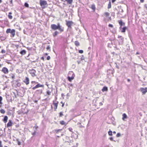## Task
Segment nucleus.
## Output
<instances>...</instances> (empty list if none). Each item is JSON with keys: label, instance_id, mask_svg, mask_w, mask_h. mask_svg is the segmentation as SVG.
Instances as JSON below:
<instances>
[{"label": "nucleus", "instance_id": "obj_53", "mask_svg": "<svg viewBox=\"0 0 147 147\" xmlns=\"http://www.w3.org/2000/svg\"><path fill=\"white\" fill-rule=\"evenodd\" d=\"M100 105L102 106V105L103 104L101 102H100L99 103Z\"/></svg>", "mask_w": 147, "mask_h": 147}, {"label": "nucleus", "instance_id": "obj_63", "mask_svg": "<svg viewBox=\"0 0 147 147\" xmlns=\"http://www.w3.org/2000/svg\"><path fill=\"white\" fill-rule=\"evenodd\" d=\"M1 47L0 46V49L1 48Z\"/></svg>", "mask_w": 147, "mask_h": 147}, {"label": "nucleus", "instance_id": "obj_49", "mask_svg": "<svg viewBox=\"0 0 147 147\" xmlns=\"http://www.w3.org/2000/svg\"><path fill=\"white\" fill-rule=\"evenodd\" d=\"M110 139L111 141H113V138L112 137L110 138Z\"/></svg>", "mask_w": 147, "mask_h": 147}, {"label": "nucleus", "instance_id": "obj_45", "mask_svg": "<svg viewBox=\"0 0 147 147\" xmlns=\"http://www.w3.org/2000/svg\"><path fill=\"white\" fill-rule=\"evenodd\" d=\"M61 103L62 104V106H61L62 107H63L64 106V103H63L62 102H61Z\"/></svg>", "mask_w": 147, "mask_h": 147}, {"label": "nucleus", "instance_id": "obj_39", "mask_svg": "<svg viewBox=\"0 0 147 147\" xmlns=\"http://www.w3.org/2000/svg\"><path fill=\"white\" fill-rule=\"evenodd\" d=\"M1 52L2 53H5V51L3 49L2 50Z\"/></svg>", "mask_w": 147, "mask_h": 147}, {"label": "nucleus", "instance_id": "obj_23", "mask_svg": "<svg viewBox=\"0 0 147 147\" xmlns=\"http://www.w3.org/2000/svg\"><path fill=\"white\" fill-rule=\"evenodd\" d=\"M12 14V13L11 12H9V15H8V17L10 19H12V16H11V14Z\"/></svg>", "mask_w": 147, "mask_h": 147}, {"label": "nucleus", "instance_id": "obj_19", "mask_svg": "<svg viewBox=\"0 0 147 147\" xmlns=\"http://www.w3.org/2000/svg\"><path fill=\"white\" fill-rule=\"evenodd\" d=\"M110 14L108 12H105L104 13V15L106 17H108L109 16Z\"/></svg>", "mask_w": 147, "mask_h": 147}, {"label": "nucleus", "instance_id": "obj_3", "mask_svg": "<svg viewBox=\"0 0 147 147\" xmlns=\"http://www.w3.org/2000/svg\"><path fill=\"white\" fill-rule=\"evenodd\" d=\"M140 90L142 92L143 94H144L147 92V87L145 88H140Z\"/></svg>", "mask_w": 147, "mask_h": 147}, {"label": "nucleus", "instance_id": "obj_62", "mask_svg": "<svg viewBox=\"0 0 147 147\" xmlns=\"http://www.w3.org/2000/svg\"><path fill=\"white\" fill-rule=\"evenodd\" d=\"M42 59H43V60L44 59V58L43 57H42Z\"/></svg>", "mask_w": 147, "mask_h": 147}, {"label": "nucleus", "instance_id": "obj_15", "mask_svg": "<svg viewBox=\"0 0 147 147\" xmlns=\"http://www.w3.org/2000/svg\"><path fill=\"white\" fill-rule=\"evenodd\" d=\"M108 89L107 87L104 86L103 87V88L102 89V91L103 92L105 91H108Z\"/></svg>", "mask_w": 147, "mask_h": 147}, {"label": "nucleus", "instance_id": "obj_2", "mask_svg": "<svg viewBox=\"0 0 147 147\" xmlns=\"http://www.w3.org/2000/svg\"><path fill=\"white\" fill-rule=\"evenodd\" d=\"M29 72L31 74L32 77H34L36 76L35 74L36 71L34 69H30L29 71Z\"/></svg>", "mask_w": 147, "mask_h": 147}, {"label": "nucleus", "instance_id": "obj_57", "mask_svg": "<svg viewBox=\"0 0 147 147\" xmlns=\"http://www.w3.org/2000/svg\"><path fill=\"white\" fill-rule=\"evenodd\" d=\"M55 105H56V109L57 108V104L56 103Z\"/></svg>", "mask_w": 147, "mask_h": 147}, {"label": "nucleus", "instance_id": "obj_60", "mask_svg": "<svg viewBox=\"0 0 147 147\" xmlns=\"http://www.w3.org/2000/svg\"><path fill=\"white\" fill-rule=\"evenodd\" d=\"M53 36H55V32L53 33Z\"/></svg>", "mask_w": 147, "mask_h": 147}, {"label": "nucleus", "instance_id": "obj_55", "mask_svg": "<svg viewBox=\"0 0 147 147\" xmlns=\"http://www.w3.org/2000/svg\"><path fill=\"white\" fill-rule=\"evenodd\" d=\"M122 37V36H118V38H121Z\"/></svg>", "mask_w": 147, "mask_h": 147}, {"label": "nucleus", "instance_id": "obj_11", "mask_svg": "<svg viewBox=\"0 0 147 147\" xmlns=\"http://www.w3.org/2000/svg\"><path fill=\"white\" fill-rule=\"evenodd\" d=\"M11 121V120H9V122L7 124V127H11L12 125V123Z\"/></svg>", "mask_w": 147, "mask_h": 147}, {"label": "nucleus", "instance_id": "obj_24", "mask_svg": "<svg viewBox=\"0 0 147 147\" xmlns=\"http://www.w3.org/2000/svg\"><path fill=\"white\" fill-rule=\"evenodd\" d=\"M36 87L37 88L40 87H43V85H41L40 84H38L36 85Z\"/></svg>", "mask_w": 147, "mask_h": 147}, {"label": "nucleus", "instance_id": "obj_43", "mask_svg": "<svg viewBox=\"0 0 147 147\" xmlns=\"http://www.w3.org/2000/svg\"><path fill=\"white\" fill-rule=\"evenodd\" d=\"M53 105H54V109L55 110V103L54 101H53Z\"/></svg>", "mask_w": 147, "mask_h": 147}, {"label": "nucleus", "instance_id": "obj_21", "mask_svg": "<svg viewBox=\"0 0 147 147\" xmlns=\"http://www.w3.org/2000/svg\"><path fill=\"white\" fill-rule=\"evenodd\" d=\"M26 51L25 50H23L20 52V53L22 55H24L26 53Z\"/></svg>", "mask_w": 147, "mask_h": 147}, {"label": "nucleus", "instance_id": "obj_56", "mask_svg": "<svg viewBox=\"0 0 147 147\" xmlns=\"http://www.w3.org/2000/svg\"><path fill=\"white\" fill-rule=\"evenodd\" d=\"M127 80L128 82H129L130 81V80L129 79H127Z\"/></svg>", "mask_w": 147, "mask_h": 147}, {"label": "nucleus", "instance_id": "obj_7", "mask_svg": "<svg viewBox=\"0 0 147 147\" xmlns=\"http://www.w3.org/2000/svg\"><path fill=\"white\" fill-rule=\"evenodd\" d=\"M2 71L5 74H7L9 72L8 69L6 67H4L3 68Z\"/></svg>", "mask_w": 147, "mask_h": 147}, {"label": "nucleus", "instance_id": "obj_9", "mask_svg": "<svg viewBox=\"0 0 147 147\" xmlns=\"http://www.w3.org/2000/svg\"><path fill=\"white\" fill-rule=\"evenodd\" d=\"M119 29L121 30V32L124 33L125 32L126 30L127 29V28L126 27H124L123 28L122 27H120Z\"/></svg>", "mask_w": 147, "mask_h": 147}, {"label": "nucleus", "instance_id": "obj_12", "mask_svg": "<svg viewBox=\"0 0 147 147\" xmlns=\"http://www.w3.org/2000/svg\"><path fill=\"white\" fill-rule=\"evenodd\" d=\"M119 23L120 25V27H121L123 25H125V23L124 22H123L121 20L119 21Z\"/></svg>", "mask_w": 147, "mask_h": 147}, {"label": "nucleus", "instance_id": "obj_35", "mask_svg": "<svg viewBox=\"0 0 147 147\" xmlns=\"http://www.w3.org/2000/svg\"><path fill=\"white\" fill-rule=\"evenodd\" d=\"M121 136V134L119 133H118L116 135L117 137H118Z\"/></svg>", "mask_w": 147, "mask_h": 147}, {"label": "nucleus", "instance_id": "obj_18", "mask_svg": "<svg viewBox=\"0 0 147 147\" xmlns=\"http://www.w3.org/2000/svg\"><path fill=\"white\" fill-rule=\"evenodd\" d=\"M60 123L61 125H66L67 123L64 121H61L60 122Z\"/></svg>", "mask_w": 147, "mask_h": 147}, {"label": "nucleus", "instance_id": "obj_4", "mask_svg": "<svg viewBox=\"0 0 147 147\" xmlns=\"http://www.w3.org/2000/svg\"><path fill=\"white\" fill-rule=\"evenodd\" d=\"M70 74H72L71 76L70 77L69 76H68V80L70 82H71L72 81V80L74 79V74L72 71H71V73H70Z\"/></svg>", "mask_w": 147, "mask_h": 147}, {"label": "nucleus", "instance_id": "obj_25", "mask_svg": "<svg viewBox=\"0 0 147 147\" xmlns=\"http://www.w3.org/2000/svg\"><path fill=\"white\" fill-rule=\"evenodd\" d=\"M51 28L54 30H55V24H53L51 25Z\"/></svg>", "mask_w": 147, "mask_h": 147}, {"label": "nucleus", "instance_id": "obj_37", "mask_svg": "<svg viewBox=\"0 0 147 147\" xmlns=\"http://www.w3.org/2000/svg\"><path fill=\"white\" fill-rule=\"evenodd\" d=\"M68 129L71 132H72L73 131V129L72 128H71V127H70V128H69Z\"/></svg>", "mask_w": 147, "mask_h": 147}, {"label": "nucleus", "instance_id": "obj_31", "mask_svg": "<svg viewBox=\"0 0 147 147\" xmlns=\"http://www.w3.org/2000/svg\"><path fill=\"white\" fill-rule=\"evenodd\" d=\"M0 39L2 41L4 40L5 39V38L3 36H1L0 37Z\"/></svg>", "mask_w": 147, "mask_h": 147}, {"label": "nucleus", "instance_id": "obj_29", "mask_svg": "<svg viewBox=\"0 0 147 147\" xmlns=\"http://www.w3.org/2000/svg\"><path fill=\"white\" fill-rule=\"evenodd\" d=\"M11 30L10 29H8L6 31L7 33H11Z\"/></svg>", "mask_w": 147, "mask_h": 147}, {"label": "nucleus", "instance_id": "obj_34", "mask_svg": "<svg viewBox=\"0 0 147 147\" xmlns=\"http://www.w3.org/2000/svg\"><path fill=\"white\" fill-rule=\"evenodd\" d=\"M2 100V98L1 96H0V104H2L1 101Z\"/></svg>", "mask_w": 147, "mask_h": 147}, {"label": "nucleus", "instance_id": "obj_33", "mask_svg": "<svg viewBox=\"0 0 147 147\" xmlns=\"http://www.w3.org/2000/svg\"><path fill=\"white\" fill-rule=\"evenodd\" d=\"M24 5L25 7H29V5L26 3H25L24 4Z\"/></svg>", "mask_w": 147, "mask_h": 147}, {"label": "nucleus", "instance_id": "obj_10", "mask_svg": "<svg viewBox=\"0 0 147 147\" xmlns=\"http://www.w3.org/2000/svg\"><path fill=\"white\" fill-rule=\"evenodd\" d=\"M42 92V90L40 89L36 90L35 92V93L37 94H41Z\"/></svg>", "mask_w": 147, "mask_h": 147}, {"label": "nucleus", "instance_id": "obj_32", "mask_svg": "<svg viewBox=\"0 0 147 147\" xmlns=\"http://www.w3.org/2000/svg\"><path fill=\"white\" fill-rule=\"evenodd\" d=\"M63 115V113L62 112H60L59 113V117H61Z\"/></svg>", "mask_w": 147, "mask_h": 147}, {"label": "nucleus", "instance_id": "obj_48", "mask_svg": "<svg viewBox=\"0 0 147 147\" xmlns=\"http://www.w3.org/2000/svg\"><path fill=\"white\" fill-rule=\"evenodd\" d=\"M144 0H140V2L141 3H143L144 2Z\"/></svg>", "mask_w": 147, "mask_h": 147}, {"label": "nucleus", "instance_id": "obj_52", "mask_svg": "<svg viewBox=\"0 0 147 147\" xmlns=\"http://www.w3.org/2000/svg\"><path fill=\"white\" fill-rule=\"evenodd\" d=\"M36 132V131L34 130V132L33 133L32 135H34L35 134Z\"/></svg>", "mask_w": 147, "mask_h": 147}, {"label": "nucleus", "instance_id": "obj_5", "mask_svg": "<svg viewBox=\"0 0 147 147\" xmlns=\"http://www.w3.org/2000/svg\"><path fill=\"white\" fill-rule=\"evenodd\" d=\"M66 25L68 26V27L70 28H71V25L73 23L72 21H66Z\"/></svg>", "mask_w": 147, "mask_h": 147}, {"label": "nucleus", "instance_id": "obj_54", "mask_svg": "<svg viewBox=\"0 0 147 147\" xmlns=\"http://www.w3.org/2000/svg\"><path fill=\"white\" fill-rule=\"evenodd\" d=\"M116 1V0H112V2L113 3L115 1Z\"/></svg>", "mask_w": 147, "mask_h": 147}, {"label": "nucleus", "instance_id": "obj_8", "mask_svg": "<svg viewBox=\"0 0 147 147\" xmlns=\"http://www.w3.org/2000/svg\"><path fill=\"white\" fill-rule=\"evenodd\" d=\"M24 82L26 84L28 85L29 83V78L27 77H26L24 81Z\"/></svg>", "mask_w": 147, "mask_h": 147}, {"label": "nucleus", "instance_id": "obj_64", "mask_svg": "<svg viewBox=\"0 0 147 147\" xmlns=\"http://www.w3.org/2000/svg\"><path fill=\"white\" fill-rule=\"evenodd\" d=\"M5 147H7V146H5Z\"/></svg>", "mask_w": 147, "mask_h": 147}, {"label": "nucleus", "instance_id": "obj_22", "mask_svg": "<svg viewBox=\"0 0 147 147\" xmlns=\"http://www.w3.org/2000/svg\"><path fill=\"white\" fill-rule=\"evenodd\" d=\"M75 45L76 46H78L80 45V43L79 42L77 41H75L74 42Z\"/></svg>", "mask_w": 147, "mask_h": 147}, {"label": "nucleus", "instance_id": "obj_14", "mask_svg": "<svg viewBox=\"0 0 147 147\" xmlns=\"http://www.w3.org/2000/svg\"><path fill=\"white\" fill-rule=\"evenodd\" d=\"M122 116L123 117L122 118V119L124 121L125 120V119L127 118V116L125 113L123 114Z\"/></svg>", "mask_w": 147, "mask_h": 147}, {"label": "nucleus", "instance_id": "obj_40", "mask_svg": "<svg viewBox=\"0 0 147 147\" xmlns=\"http://www.w3.org/2000/svg\"><path fill=\"white\" fill-rule=\"evenodd\" d=\"M109 27H111V28H113V25L111 24H109Z\"/></svg>", "mask_w": 147, "mask_h": 147}, {"label": "nucleus", "instance_id": "obj_6", "mask_svg": "<svg viewBox=\"0 0 147 147\" xmlns=\"http://www.w3.org/2000/svg\"><path fill=\"white\" fill-rule=\"evenodd\" d=\"M40 4L41 6L43 7L46 5L47 4V1H45L40 0Z\"/></svg>", "mask_w": 147, "mask_h": 147}, {"label": "nucleus", "instance_id": "obj_1", "mask_svg": "<svg viewBox=\"0 0 147 147\" xmlns=\"http://www.w3.org/2000/svg\"><path fill=\"white\" fill-rule=\"evenodd\" d=\"M58 30L59 31V32L56 31V35L59 34V33L61 32L64 31V27L58 24L57 25H56V30Z\"/></svg>", "mask_w": 147, "mask_h": 147}, {"label": "nucleus", "instance_id": "obj_28", "mask_svg": "<svg viewBox=\"0 0 147 147\" xmlns=\"http://www.w3.org/2000/svg\"><path fill=\"white\" fill-rule=\"evenodd\" d=\"M108 134L110 136H112V132L110 130L108 132Z\"/></svg>", "mask_w": 147, "mask_h": 147}, {"label": "nucleus", "instance_id": "obj_27", "mask_svg": "<svg viewBox=\"0 0 147 147\" xmlns=\"http://www.w3.org/2000/svg\"><path fill=\"white\" fill-rule=\"evenodd\" d=\"M111 2L110 1L109 2V4H108V9H110L111 8Z\"/></svg>", "mask_w": 147, "mask_h": 147}, {"label": "nucleus", "instance_id": "obj_58", "mask_svg": "<svg viewBox=\"0 0 147 147\" xmlns=\"http://www.w3.org/2000/svg\"><path fill=\"white\" fill-rule=\"evenodd\" d=\"M113 133L114 134H115L116 133V132L115 131H114L113 132Z\"/></svg>", "mask_w": 147, "mask_h": 147}, {"label": "nucleus", "instance_id": "obj_59", "mask_svg": "<svg viewBox=\"0 0 147 147\" xmlns=\"http://www.w3.org/2000/svg\"><path fill=\"white\" fill-rule=\"evenodd\" d=\"M2 0H0V3L2 2Z\"/></svg>", "mask_w": 147, "mask_h": 147}, {"label": "nucleus", "instance_id": "obj_20", "mask_svg": "<svg viewBox=\"0 0 147 147\" xmlns=\"http://www.w3.org/2000/svg\"><path fill=\"white\" fill-rule=\"evenodd\" d=\"M73 0H65L66 1L67 3L69 4H71L73 2Z\"/></svg>", "mask_w": 147, "mask_h": 147}, {"label": "nucleus", "instance_id": "obj_17", "mask_svg": "<svg viewBox=\"0 0 147 147\" xmlns=\"http://www.w3.org/2000/svg\"><path fill=\"white\" fill-rule=\"evenodd\" d=\"M8 119V117L7 116H5L4 117L3 120V122L5 123L7 122Z\"/></svg>", "mask_w": 147, "mask_h": 147}, {"label": "nucleus", "instance_id": "obj_46", "mask_svg": "<svg viewBox=\"0 0 147 147\" xmlns=\"http://www.w3.org/2000/svg\"><path fill=\"white\" fill-rule=\"evenodd\" d=\"M46 85L47 86L48 88H51V86L48 84H47V83H46Z\"/></svg>", "mask_w": 147, "mask_h": 147}, {"label": "nucleus", "instance_id": "obj_13", "mask_svg": "<svg viewBox=\"0 0 147 147\" xmlns=\"http://www.w3.org/2000/svg\"><path fill=\"white\" fill-rule=\"evenodd\" d=\"M11 36L13 37L15 35V30L14 29L11 30Z\"/></svg>", "mask_w": 147, "mask_h": 147}, {"label": "nucleus", "instance_id": "obj_41", "mask_svg": "<svg viewBox=\"0 0 147 147\" xmlns=\"http://www.w3.org/2000/svg\"><path fill=\"white\" fill-rule=\"evenodd\" d=\"M47 94L48 95H49L50 94L51 92L49 91H47Z\"/></svg>", "mask_w": 147, "mask_h": 147}, {"label": "nucleus", "instance_id": "obj_38", "mask_svg": "<svg viewBox=\"0 0 147 147\" xmlns=\"http://www.w3.org/2000/svg\"><path fill=\"white\" fill-rule=\"evenodd\" d=\"M46 49L47 50H50V47L49 46H48L46 48Z\"/></svg>", "mask_w": 147, "mask_h": 147}, {"label": "nucleus", "instance_id": "obj_26", "mask_svg": "<svg viewBox=\"0 0 147 147\" xmlns=\"http://www.w3.org/2000/svg\"><path fill=\"white\" fill-rule=\"evenodd\" d=\"M37 83V82H36L35 81H32L31 82L32 86H34V85H35Z\"/></svg>", "mask_w": 147, "mask_h": 147}, {"label": "nucleus", "instance_id": "obj_36", "mask_svg": "<svg viewBox=\"0 0 147 147\" xmlns=\"http://www.w3.org/2000/svg\"><path fill=\"white\" fill-rule=\"evenodd\" d=\"M79 53L82 54L83 53V51L82 50H79Z\"/></svg>", "mask_w": 147, "mask_h": 147}, {"label": "nucleus", "instance_id": "obj_44", "mask_svg": "<svg viewBox=\"0 0 147 147\" xmlns=\"http://www.w3.org/2000/svg\"><path fill=\"white\" fill-rule=\"evenodd\" d=\"M0 147H2V142L1 141H0Z\"/></svg>", "mask_w": 147, "mask_h": 147}, {"label": "nucleus", "instance_id": "obj_16", "mask_svg": "<svg viewBox=\"0 0 147 147\" xmlns=\"http://www.w3.org/2000/svg\"><path fill=\"white\" fill-rule=\"evenodd\" d=\"M90 8L93 10L94 11H95L96 9V7L94 4L92 5Z\"/></svg>", "mask_w": 147, "mask_h": 147}, {"label": "nucleus", "instance_id": "obj_51", "mask_svg": "<svg viewBox=\"0 0 147 147\" xmlns=\"http://www.w3.org/2000/svg\"><path fill=\"white\" fill-rule=\"evenodd\" d=\"M38 127L37 126H35L33 128H35V129H36Z\"/></svg>", "mask_w": 147, "mask_h": 147}, {"label": "nucleus", "instance_id": "obj_42", "mask_svg": "<svg viewBox=\"0 0 147 147\" xmlns=\"http://www.w3.org/2000/svg\"><path fill=\"white\" fill-rule=\"evenodd\" d=\"M37 88V87H36V86H35L34 87L32 88V89L33 90H35L36 88Z\"/></svg>", "mask_w": 147, "mask_h": 147}, {"label": "nucleus", "instance_id": "obj_50", "mask_svg": "<svg viewBox=\"0 0 147 147\" xmlns=\"http://www.w3.org/2000/svg\"><path fill=\"white\" fill-rule=\"evenodd\" d=\"M50 59V56H48V57H47V59L48 60H49Z\"/></svg>", "mask_w": 147, "mask_h": 147}, {"label": "nucleus", "instance_id": "obj_47", "mask_svg": "<svg viewBox=\"0 0 147 147\" xmlns=\"http://www.w3.org/2000/svg\"><path fill=\"white\" fill-rule=\"evenodd\" d=\"M9 2L11 4H13L12 0H9Z\"/></svg>", "mask_w": 147, "mask_h": 147}, {"label": "nucleus", "instance_id": "obj_61", "mask_svg": "<svg viewBox=\"0 0 147 147\" xmlns=\"http://www.w3.org/2000/svg\"><path fill=\"white\" fill-rule=\"evenodd\" d=\"M139 53L138 52H137L136 53V54H139Z\"/></svg>", "mask_w": 147, "mask_h": 147}, {"label": "nucleus", "instance_id": "obj_30", "mask_svg": "<svg viewBox=\"0 0 147 147\" xmlns=\"http://www.w3.org/2000/svg\"><path fill=\"white\" fill-rule=\"evenodd\" d=\"M0 112L1 113L4 114L5 112V111L3 109H1L0 110Z\"/></svg>", "mask_w": 147, "mask_h": 147}]
</instances>
